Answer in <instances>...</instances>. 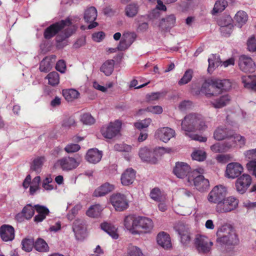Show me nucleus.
I'll use <instances>...</instances> for the list:
<instances>
[{
    "label": "nucleus",
    "instance_id": "51",
    "mask_svg": "<svg viewBox=\"0 0 256 256\" xmlns=\"http://www.w3.org/2000/svg\"><path fill=\"white\" fill-rule=\"evenodd\" d=\"M81 122L85 124L90 125L94 123V118L90 114H84L81 116Z\"/></svg>",
    "mask_w": 256,
    "mask_h": 256
},
{
    "label": "nucleus",
    "instance_id": "35",
    "mask_svg": "<svg viewBox=\"0 0 256 256\" xmlns=\"http://www.w3.org/2000/svg\"><path fill=\"white\" fill-rule=\"evenodd\" d=\"M152 151L146 147L142 148L140 150L139 156L144 161L154 163L156 160L152 157Z\"/></svg>",
    "mask_w": 256,
    "mask_h": 256
},
{
    "label": "nucleus",
    "instance_id": "26",
    "mask_svg": "<svg viewBox=\"0 0 256 256\" xmlns=\"http://www.w3.org/2000/svg\"><path fill=\"white\" fill-rule=\"evenodd\" d=\"M135 178V171L132 168H128L121 176L122 184L124 186H128L132 184Z\"/></svg>",
    "mask_w": 256,
    "mask_h": 256
},
{
    "label": "nucleus",
    "instance_id": "30",
    "mask_svg": "<svg viewBox=\"0 0 256 256\" xmlns=\"http://www.w3.org/2000/svg\"><path fill=\"white\" fill-rule=\"evenodd\" d=\"M245 88L256 91V76H244L242 77Z\"/></svg>",
    "mask_w": 256,
    "mask_h": 256
},
{
    "label": "nucleus",
    "instance_id": "61",
    "mask_svg": "<svg viewBox=\"0 0 256 256\" xmlns=\"http://www.w3.org/2000/svg\"><path fill=\"white\" fill-rule=\"evenodd\" d=\"M232 158V156L229 154H220L218 155L216 158L217 161L222 163H226L230 160Z\"/></svg>",
    "mask_w": 256,
    "mask_h": 256
},
{
    "label": "nucleus",
    "instance_id": "48",
    "mask_svg": "<svg viewBox=\"0 0 256 256\" xmlns=\"http://www.w3.org/2000/svg\"><path fill=\"white\" fill-rule=\"evenodd\" d=\"M228 5L227 2L224 0H217L214 6L212 14H214L223 11Z\"/></svg>",
    "mask_w": 256,
    "mask_h": 256
},
{
    "label": "nucleus",
    "instance_id": "60",
    "mask_svg": "<svg viewBox=\"0 0 256 256\" xmlns=\"http://www.w3.org/2000/svg\"><path fill=\"white\" fill-rule=\"evenodd\" d=\"M231 138H233L234 141L236 142H236H238V144L240 145V147L243 146L246 144V138L244 136H242L238 134H234L233 132V136H232Z\"/></svg>",
    "mask_w": 256,
    "mask_h": 256
},
{
    "label": "nucleus",
    "instance_id": "23",
    "mask_svg": "<svg viewBox=\"0 0 256 256\" xmlns=\"http://www.w3.org/2000/svg\"><path fill=\"white\" fill-rule=\"evenodd\" d=\"M114 184L105 182L94 190L93 195L96 197L103 196L114 190Z\"/></svg>",
    "mask_w": 256,
    "mask_h": 256
},
{
    "label": "nucleus",
    "instance_id": "18",
    "mask_svg": "<svg viewBox=\"0 0 256 256\" xmlns=\"http://www.w3.org/2000/svg\"><path fill=\"white\" fill-rule=\"evenodd\" d=\"M232 136V131L220 126L215 130L213 137L216 140L220 141L226 138H231Z\"/></svg>",
    "mask_w": 256,
    "mask_h": 256
},
{
    "label": "nucleus",
    "instance_id": "62",
    "mask_svg": "<svg viewBox=\"0 0 256 256\" xmlns=\"http://www.w3.org/2000/svg\"><path fill=\"white\" fill-rule=\"evenodd\" d=\"M146 110L154 114H160L162 112V108L160 106H148Z\"/></svg>",
    "mask_w": 256,
    "mask_h": 256
},
{
    "label": "nucleus",
    "instance_id": "42",
    "mask_svg": "<svg viewBox=\"0 0 256 256\" xmlns=\"http://www.w3.org/2000/svg\"><path fill=\"white\" fill-rule=\"evenodd\" d=\"M234 20L238 26L241 27L248 20V15L244 11H238L235 15Z\"/></svg>",
    "mask_w": 256,
    "mask_h": 256
},
{
    "label": "nucleus",
    "instance_id": "32",
    "mask_svg": "<svg viewBox=\"0 0 256 256\" xmlns=\"http://www.w3.org/2000/svg\"><path fill=\"white\" fill-rule=\"evenodd\" d=\"M115 61L113 60H108L104 62L100 68L101 72L104 73L106 76L111 75L114 70Z\"/></svg>",
    "mask_w": 256,
    "mask_h": 256
},
{
    "label": "nucleus",
    "instance_id": "36",
    "mask_svg": "<svg viewBox=\"0 0 256 256\" xmlns=\"http://www.w3.org/2000/svg\"><path fill=\"white\" fill-rule=\"evenodd\" d=\"M139 6L136 3L132 2L127 5L125 8V14L129 18L135 16L138 13Z\"/></svg>",
    "mask_w": 256,
    "mask_h": 256
},
{
    "label": "nucleus",
    "instance_id": "22",
    "mask_svg": "<svg viewBox=\"0 0 256 256\" xmlns=\"http://www.w3.org/2000/svg\"><path fill=\"white\" fill-rule=\"evenodd\" d=\"M176 22V18L174 14H170L160 20L159 26L162 30H168L174 27Z\"/></svg>",
    "mask_w": 256,
    "mask_h": 256
},
{
    "label": "nucleus",
    "instance_id": "7",
    "mask_svg": "<svg viewBox=\"0 0 256 256\" xmlns=\"http://www.w3.org/2000/svg\"><path fill=\"white\" fill-rule=\"evenodd\" d=\"M72 24L69 18L66 20H62L59 22H57L48 27L44 30V36L46 39H50L54 36L60 30L64 28L66 26H70Z\"/></svg>",
    "mask_w": 256,
    "mask_h": 256
},
{
    "label": "nucleus",
    "instance_id": "54",
    "mask_svg": "<svg viewBox=\"0 0 256 256\" xmlns=\"http://www.w3.org/2000/svg\"><path fill=\"white\" fill-rule=\"evenodd\" d=\"M114 150L118 152H130L132 150V146L124 144H116L114 146Z\"/></svg>",
    "mask_w": 256,
    "mask_h": 256
},
{
    "label": "nucleus",
    "instance_id": "4",
    "mask_svg": "<svg viewBox=\"0 0 256 256\" xmlns=\"http://www.w3.org/2000/svg\"><path fill=\"white\" fill-rule=\"evenodd\" d=\"M203 172L204 170L202 168L194 170L189 174L188 178L189 184H193L200 192L206 190L210 186L208 180L202 175Z\"/></svg>",
    "mask_w": 256,
    "mask_h": 256
},
{
    "label": "nucleus",
    "instance_id": "45",
    "mask_svg": "<svg viewBox=\"0 0 256 256\" xmlns=\"http://www.w3.org/2000/svg\"><path fill=\"white\" fill-rule=\"evenodd\" d=\"M46 78L48 80V84L52 86H56L60 82L59 74L56 72L49 73L46 76Z\"/></svg>",
    "mask_w": 256,
    "mask_h": 256
},
{
    "label": "nucleus",
    "instance_id": "52",
    "mask_svg": "<svg viewBox=\"0 0 256 256\" xmlns=\"http://www.w3.org/2000/svg\"><path fill=\"white\" fill-rule=\"evenodd\" d=\"M152 120L150 118H146L139 121L134 124V126L138 130L148 128Z\"/></svg>",
    "mask_w": 256,
    "mask_h": 256
},
{
    "label": "nucleus",
    "instance_id": "46",
    "mask_svg": "<svg viewBox=\"0 0 256 256\" xmlns=\"http://www.w3.org/2000/svg\"><path fill=\"white\" fill-rule=\"evenodd\" d=\"M126 256H145L138 247L130 245L128 248Z\"/></svg>",
    "mask_w": 256,
    "mask_h": 256
},
{
    "label": "nucleus",
    "instance_id": "55",
    "mask_svg": "<svg viewBox=\"0 0 256 256\" xmlns=\"http://www.w3.org/2000/svg\"><path fill=\"white\" fill-rule=\"evenodd\" d=\"M150 196L156 202H160L162 200V197L160 196V191L157 188H154L152 190L150 193Z\"/></svg>",
    "mask_w": 256,
    "mask_h": 256
},
{
    "label": "nucleus",
    "instance_id": "9",
    "mask_svg": "<svg viewBox=\"0 0 256 256\" xmlns=\"http://www.w3.org/2000/svg\"><path fill=\"white\" fill-rule=\"evenodd\" d=\"M80 160L76 159L72 157H64L56 163L57 166H59L64 171H70L76 168L80 164Z\"/></svg>",
    "mask_w": 256,
    "mask_h": 256
},
{
    "label": "nucleus",
    "instance_id": "11",
    "mask_svg": "<svg viewBox=\"0 0 256 256\" xmlns=\"http://www.w3.org/2000/svg\"><path fill=\"white\" fill-rule=\"evenodd\" d=\"M121 126L122 123L118 120L110 122L108 126L102 128V134L106 138H112L120 134Z\"/></svg>",
    "mask_w": 256,
    "mask_h": 256
},
{
    "label": "nucleus",
    "instance_id": "38",
    "mask_svg": "<svg viewBox=\"0 0 256 256\" xmlns=\"http://www.w3.org/2000/svg\"><path fill=\"white\" fill-rule=\"evenodd\" d=\"M208 71L210 72H212L214 69L218 67L220 64L221 61L220 56L216 54H212L208 59Z\"/></svg>",
    "mask_w": 256,
    "mask_h": 256
},
{
    "label": "nucleus",
    "instance_id": "6",
    "mask_svg": "<svg viewBox=\"0 0 256 256\" xmlns=\"http://www.w3.org/2000/svg\"><path fill=\"white\" fill-rule=\"evenodd\" d=\"M238 200L234 196H226L216 206V212L218 214L226 213L235 210L238 206Z\"/></svg>",
    "mask_w": 256,
    "mask_h": 256
},
{
    "label": "nucleus",
    "instance_id": "8",
    "mask_svg": "<svg viewBox=\"0 0 256 256\" xmlns=\"http://www.w3.org/2000/svg\"><path fill=\"white\" fill-rule=\"evenodd\" d=\"M110 202L116 211L122 212L128 207V202L125 195L120 193L113 194L110 198Z\"/></svg>",
    "mask_w": 256,
    "mask_h": 256
},
{
    "label": "nucleus",
    "instance_id": "25",
    "mask_svg": "<svg viewBox=\"0 0 256 256\" xmlns=\"http://www.w3.org/2000/svg\"><path fill=\"white\" fill-rule=\"evenodd\" d=\"M34 209L38 213V214L34 217V221L36 222H42L50 213L49 210L44 206L34 205Z\"/></svg>",
    "mask_w": 256,
    "mask_h": 256
},
{
    "label": "nucleus",
    "instance_id": "58",
    "mask_svg": "<svg viewBox=\"0 0 256 256\" xmlns=\"http://www.w3.org/2000/svg\"><path fill=\"white\" fill-rule=\"evenodd\" d=\"M226 140L223 142L226 152L236 146V144L233 138H226Z\"/></svg>",
    "mask_w": 256,
    "mask_h": 256
},
{
    "label": "nucleus",
    "instance_id": "10",
    "mask_svg": "<svg viewBox=\"0 0 256 256\" xmlns=\"http://www.w3.org/2000/svg\"><path fill=\"white\" fill-rule=\"evenodd\" d=\"M226 195V190L222 185L215 186L208 196L210 202L217 204L224 200Z\"/></svg>",
    "mask_w": 256,
    "mask_h": 256
},
{
    "label": "nucleus",
    "instance_id": "56",
    "mask_svg": "<svg viewBox=\"0 0 256 256\" xmlns=\"http://www.w3.org/2000/svg\"><path fill=\"white\" fill-rule=\"evenodd\" d=\"M210 150L215 153L226 152L222 143L217 142L210 146Z\"/></svg>",
    "mask_w": 256,
    "mask_h": 256
},
{
    "label": "nucleus",
    "instance_id": "33",
    "mask_svg": "<svg viewBox=\"0 0 256 256\" xmlns=\"http://www.w3.org/2000/svg\"><path fill=\"white\" fill-rule=\"evenodd\" d=\"M230 98L229 96L226 94L221 96L214 101L210 102L211 104L216 108H222L229 104Z\"/></svg>",
    "mask_w": 256,
    "mask_h": 256
},
{
    "label": "nucleus",
    "instance_id": "29",
    "mask_svg": "<svg viewBox=\"0 0 256 256\" xmlns=\"http://www.w3.org/2000/svg\"><path fill=\"white\" fill-rule=\"evenodd\" d=\"M232 18L228 16L226 20V24H223L222 20H218V24L220 26L221 34L225 36H228L232 32L233 25L232 24Z\"/></svg>",
    "mask_w": 256,
    "mask_h": 256
},
{
    "label": "nucleus",
    "instance_id": "47",
    "mask_svg": "<svg viewBox=\"0 0 256 256\" xmlns=\"http://www.w3.org/2000/svg\"><path fill=\"white\" fill-rule=\"evenodd\" d=\"M22 248L26 252H30L34 247V241L33 238H25L22 241Z\"/></svg>",
    "mask_w": 256,
    "mask_h": 256
},
{
    "label": "nucleus",
    "instance_id": "19",
    "mask_svg": "<svg viewBox=\"0 0 256 256\" xmlns=\"http://www.w3.org/2000/svg\"><path fill=\"white\" fill-rule=\"evenodd\" d=\"M174 228L180 236L182 243L185 245L188 244L190 241V234L188 228L182 224H178Z\"/></svg>",
    "mask_w": 256,
    "mask_h": 256
},
{
    "label": "nucleus",
    "instance_id": "64",
    "mask_svg": "<svg viewBox=\"0 0 256 256\" xmlns=\"http://www.w3.org/2000/svg\"><path fill=\"white\" fill-rule=\"evenodd\" d=\"M244 154L246 158L249 160H256V148L246 150Z\"/></svg>",
    "mask_w": 256,
    "mask_h": 256
},
{
    "label": "nucleus",
    "instance_id": "34",
    "mask_svg": "<svg viewBox=\"0 0 256 256\" xmlns=\"http://www.w3.org/2000/svg\"><path fill=\"white\" fill-rule=\"evenodd\" d=\"M97 10L94 6H90L86 10L84 13V19L87 22H94L97 18Z\"/></svg>",
    "mask_w": 256,
    "mask_h": 256
},
{
    "label": "nucleus",
    "instance_id": "2",
    "mask_svg": "<svg viewBox=\"0 0 256 256\" xmlns=\"http://www.w3.org/2000/svg\"><path fill=\"white\" fill-rule=\"evenodd\" d=\"M231 87L232 84L228 80L208 79L203 83L200 91L196 94H198L201 92L207 98H210L220 94L222 90H228Z\"/></svg>",
    "mask_w": 256,
    "mask_h": 256
},
{
    "label": "nucleus",
    "instance_id": "37",
    "mask_svg": "<svg viewBox=\"0 0 256 256\" xmlns=\"http://www.w3.org/2000/svg\"><path fill=\"white\" fill-rule=\"evenodd\" d=\"M62 94L68 102H72L78 98L80 93L74 89H68L62 90Z\"/></svg>",
    "mask_w": 256,
    "mask_h": 256
},
{
    "label": "nucleus",
    "instance_id": "40",
    "mask_svg": "<svg viewBox=\"0 0 256 256\" xmlns=\"http://www.w3.org/2000/svg\"><path fill=\"white\" fill-rule=\"evenodd\" d=\"M102 208L99 204L92 206L87 210L86 214L92 218H96L100 216Z\"/></svg>",
    "mask_w": 256,
    "mask_h": 256
},
{
    "label": "nucleus",
    "instance_id": "1",
    "mask_svg": "<svg viewBox=\"0 0 256 256\" xmlns=\"http://www.w3.org/2000/svg\"><path fill=\"white\" fill-rule=\"evenodd\" d=\"M208 128L206 118L198 113H190L182 120L181 130L186 136L191 140L206 142L207 138L196 134V132H204Z\"/></svg>",
    "mask_w": 256,
    "mask_h": 256
},
{
    "label": "nucleus",
    "instance_id": "17",
    "mask_svg": "<svg viewBox=\"0 0 256 256\" xmlns=\"http://www.w3.org/2000/svg\"><path fill=\"white\" fill-rule=\"evenodd\" d=\"M192 172L188 164L184 162H177L174 169V174L180 178H184L186 176H187L188 178Z\"/></svg>",
    "mask_w": 256,
    "mask_h": 256
},
{
    "label": "nucleus",
    "instance_id": "21",
    "mask_svg": "<svg viewBox=\"0 0 256 256\" xmlns=\"http://www.w3.org/2000/svg\"><path fill=\"white\" fill-rule=\"evenodd\" d=\"M138 216L134 215H129L125 217L124 226L125 228L133 234L138 233Z\"/></svg>",
    "mask_w": 256,
    "mask_h": 256
},
{
    "label": "nucleus",
    "instance_id": "53",
    "mask_svg": "<svg viewBox=\"0 0 256 256\" xmlns=\"http://www.w3.org/2000/svg\"><path fill=\"white\" fill-rule=\"evenodd\" d=\"M136 37V34L134 32H126L122 34V38L130 44L135 40Z\"/></svg>",
    "mask_w": 256,
    "mask_h": 256
},
{
    "label": "nucleus",
    "instance_id": "50",
    "mask_svg": "<svg viewBox=\"0 0 256 256\" xmlns=\"http://www.w3.org/2000/svg\"><path fill=\"white\" fill-rule=\"evenodd\" d=\"M192 158L198 161H204L206 158V153L202 150H198L192 154Z\"/></svg>",
    "mask_w": 256,
    "mask_h": 256
},
{
    "label": "nucleus",
    "instance_id": "41",
    "mask_svg": "<svg viewBox=\"0 0 256 256\" xmlns=\"http://www.w3.org/2000/svg\"><path fill=\"white\" fill-rule=\"evenodd\" d=\"M52 65V62H51V58L46 57L40 62L39 68L40 72H47L51 70Z\"/></svg>",
    "mask_w": 256,
    "mask_h": 256
},
{
    "label": "nucleus",
    "instance_id": "16",
    "mask_svg": "<svg viewBox=\"0 0 256 256\" xmlns=\"http://www.w3.org/2000/svg\"><path fill=\"white\" fill-rule=\"evenodd\" d=\"M175 135V130L168 127L160 128L155 133V136L164 142H168Z\"/></svg>",
    "mask_w": 256,
    "mask_h": 256
},
{
    "label": "nucleus",
    "instance_id": "44",
    "mask_svg": "<svg viewBox=\"0 0 256 256\" xmlns=\"http://www.w3.org/2000/svg\"><path fill=\"white\" fill-rule=\"evenodd\" d=\"M44 161V157H39L34 159L30 166V169L37 173L40 172Z\"/></svg>",
    "mask_w": 256,
    "mask_h": 256
},
{
    "label": "nucleus",
    "instance_id": "24",
    "mask_svg": "<svg viewBox=\"0 0 256 256\" xmlns=\"http://www.w3.org/2000/svg\"><path fill=\"white\" fill-rule=\"evenodd\" d=\"M138 228H142L145 232H150L153 228L151 219L143 216H138Z\"/></svg>",
    "mask_w": 256,
    "mask_h": 256
},
{
    "label": "nucleus",
    "instance_id": "57",
    "mask_svg": "<svg viewBox=\"0 0 256 256\" xmlns=\"http://www.w3.org/2000/svg\"><path fill=\"white\" fill-rule=\"evenodd\" d=\"M248 50L250 52H256V40L254 36H251L247 42Z\"/></svg>",
    "mask_w": 256,
    "mask_h": 256
},
{
    "label": "nucleus",
    "instance_id": "3",
    "mask_svg": "<svg viewBox=\"0 0 256 256\" xmlns=\"http://www.w3.org/2000/svg\"><path fill=\"white\" fill-rule=\"evenodd\" d=\"M218 236L216 242L220 245H235L238 244V238L235 230L230 224L221 226L216 232Z\"/></svg>",
    "mask_w": 256,
    "mask_h": 256
},
{
    "label": "nucleus",
    "instance_id": "39",
    "mask_svg": "<svg viewBox=\"0 0 256 256\" xmlns=\"http://www.w3.org/2000/svg\"><path fill=\"white\" fill-rule=\"evenodd\" d=\"M34 248L39 252H47L49 247L46 242L41 238H38L34 242Z\"/></svg>",
    "mask_w": 256,
    "mask_h": 256
},
{
    "label": "nucleus",
    "instance_id": "28",
    "mask_svg": "<svg viewBox=\"0 0 256 256\" xmlns=\"http://www.w3.org/2000/svg\"><path fill=\"white\" fill-rule=\"evenodd\" d=\"M157 242L164 249H168L172 247L170 236L164 232H160L158 234Z\"/></svg>",
    "mask_w": 256,
    "mask_h": 256
},
{
    "label": "nucleus",
    "instance_id": "14",
    "mask_svg": "<svg viewBox=\"0 0 256 256\" xmlns=\"http://www.w3.org/2000/svg\"><path fill=\"white\" fill-rule=\"evenodd\" d=\"M243 167L238 162H230L226 168L225 176L228 178L234 179L240 175Z\"/></svg>",
    "mask_w": 256,
    "mask_h": 256
},
{
    "label": "nucleus",
    "instance_id": "5",
    "mask_svg": "<svg viewBox=\"0 0 256 256\" xmlns=\"http://www.w3.org/2000/svg\"><path fill=\"white\" fill-rule=\"evenodd\" d=\"M194 246L200 254H208L212 250L213 242L206 236L197 234L194 240Z\"/></svg>",
    "mask_w": 256,
    "mask_h": 256
},
{
    "label": "nucleus",
    "instance_id": "20",
    "mask_svg": "<svg viewBox=\"0 0 256 256\" xmlns=\"http://www.w3.org/2000/svg\"><path fill=\"white\" fill-rule=\"evenodd\" d=\"M0 236L4 241H12L14 238V228L10 225H2L0 228Z\"/></svg>",
    "mask_w": 256,
    "mask_h": 256
},
{
    "label": "nucleus",
    "instance_id": "59",
    "mask_svg": "<svg viewBox=\"0 0 256 256\" xmlns=\"http://www.w3.org/2000/svg\"><path fill=\"white\" fill-rule=\"evenodd\" d=\"M80 148V145L78 144H68L64 148V150L67 153H73L78 151Z\"/></svg>",
    "mask_w": 256,
    "mask_h": 256
},
{
    "label": "nucleus",
    "instance_id": "43",
    "mask_svg": "<svg viewBox=\"0 0 256 256\" xmlns=\"http://www.w3.org/2000/svg\"><path fill=\"white\" fill-rule=\"evenodd\" d=\"M34 206H33L32 204H28L23 208L22 213L25 218L29 220L34 215Z\"/></svg>",
    "mask_w": 256,
    "mask_h": 256
},
{
    "label": "nucleus",
    "instance_id": "12",
    "mask_svg": "<svg viewBox=\"0 0 256 256\" xmlns=\"http://www.w3.org/2000/svg\"><path fill=\"white\" fill-rule=\"evenodd\" d=\"M251 183V176L248 174H243L236 181L235 186L236 191L240 194H244Z\"/></svg>",
    "mask_w": 256,
    "mask_h": 256
},
{
    "label": "nucleus",
    "instance_id": "49",
    "mask_svg": "<svg viewBox=\"0 0 256 256\" xmlns=\"http://www.w3.org/2000/svg\"><path fill=\"white\" fill-rule=\"evenodd\" d=\"M192 74L193 70L192 69L186 70L182 78L178 81V84L184 85L188 84L191 80L192 78Z\"/></svg>",
    "mask_w": 256,
    "mask_h": 256
},
{
    "label": "nucleus",
    "instance_id": "27",
    "mask_svg": "<svg viewBox=\"0 0 256 256\" xmlns=\"http://www.w3.org/2000/svg\"><path fill=\"white\" fill-rule=\"evenodd\" d=\"M102 158V152L96 148L89 150L86 154V158L88 162L92 164L98 162Z\"/></svg>",
    "mask_w": 256,
    "mask_h": 256
},
{
    "label": "nucleus",
    "instance_id": "13",
    "mask_svg": "<svg viewBox=\"0 0 256 256\" xmlns=\"http://www.w3.org/2000/svg\"><path fill=\"white\" fill-rule=\"evenodd\" d=\"M238 66L240 70L245 72H252L256 68L255 64L252 58L245 55L240 57Z\"/></svg>",
    "mask_w": 256,
    "mask_h": 256
},
{
    "label": "nucleus",
    "instance_id": "63",
    "mask_svg": "<svg viewBox=\"0 0 256 256\" xmlns=\"http://www.w3.org/2000/svg\"><path fill=\"white\" fill-rule=\"evenodd\" d=\"M131 44H129L124 38H122V40L120 41L117 48L119 50H124L128 48Z\"/></svg>",
    "mask_w": 256,
    "mask_h": 256
},
{
    "label": "nucleus",
    "instance_id": "15",
    "mask_svg": "<svg viewBox=\"0 0 256 256\" xmlns=\"http://www.w3.org/2000/svg\"><path fill=\"white\" fill-rule=\"evenodd\" d=\"M72 230L78 240H83L86 236V228L82 220H74L73 223Z\"/></svg>",
    "mask_w": 256,
    "mask_h": 256
},
{
    "label": "nucleus",
    "instance_id": "31",
    "mask_svg": "<svg viewBox=\"0 0 256 256\" xmlns=\"http://www.w3.org/2000/svg\"><path fill=\"white\" fill-rule=\"evenodd\" d=\"M100 226L102 229L112 238L117 239L118 238V234L117 232V228L114 225L108 222H104L101 224Z\"/></svg>",
    "mask_w": 256,
    "mask_h": 256
}]
</instances>
